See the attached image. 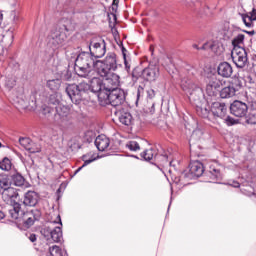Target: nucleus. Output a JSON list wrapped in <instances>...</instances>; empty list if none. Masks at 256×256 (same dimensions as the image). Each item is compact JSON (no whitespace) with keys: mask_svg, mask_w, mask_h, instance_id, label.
Wrapping results in <instances>:
<instances>
[{"mask_svg":"<svg viewBox=\"0 0 256 256\" xmlns=\"http://www.w3.org/2000/svg\"><path fill=\"white\" fill-rule=\"evenodd\" d=\"M90 84L86 82H80L79 84H69L66 87V93L72 103L79 105L87 97V93H99L103 89V82L95 74H92L90 78Z\"/></svg>","mask_w":256,"mask_h":256,"instance_id":"nucleus-1","label":"nucleus"},{"mask_svg":"<svg viewBox=\"0 0 256 256\" xmlns=\"http://www.w3.org/2000/svg\"><path fill=\"white\" fill-rule=\"evenodd\" d=\"M57 24L62 26L52 29L48 36V45L53 49H59V47L65 45V41H67V33L69 32L67 25H75L73 19L65 17L60 19Z\"/></svg>","mask_w":256,"mask_h":256,"instance_id":"nucleus-2","label":"nucleus"},{"mask_svg":"<svg viewBox=\"0 0 256 256\" xmlns=\"http://www.w3.org/2000/svg\"><path fill=\"white\" fill-rule=\"evenodd\" d=\"M95 59L89 52H81L75 60V71L78 77L91 78L95 75Z\"/></svg>","mask_w":256,"mask_h":256,"instance_id":"nucleus-3","label":"nucleus"},{"mask_svg":"<svg viewBox=\"0 0 256 256\" xmlns=\"http://www.w3.org/2000/svg\"><path fill=\"white\" fill-rule=\"evenodd\" d=\"M62 225L61 216L57 214L56 219L52 220L49 226L41 230V235H43L49 243H60L61 239H63Z\"/></svg>","mask_w":256,"mask_h":256,"instance_id":"nucleus-4","label":"nucleus"},{"mask_svg":"<svg viewBox=\"0 0 256 256\" xmlns=\"http://www.w3.org/2000/svg\"><path fill=\"white\" fill-rule=\"evenodd\" d=\"M53 120L63 131L73 129V116L71 115V109L67 106L60 105L56 107Z\"/></svg>","mask_w":256,"mask_h":256,"instance_id":"nucleus-5","label":"nucleus"},{"mask_svg":"<svg viewBox=\"0 0 256 256\" xmlns=\"http://www.w3.org/2000/svg\"><path fill=\"white\" fill-rule=\"evenodd\" d=\"M133 83H137L139 79H143L144 81H149L152 83L153 81H157L159 78V66L149 65L145 69H141L136 67L133 69L131 73Z\"/></svg>","mask_w":256,"mask_h":256,"instance_id":"nucleus-6","label":"nucleus"},{"mask_svg":"<svg viewBox=\"0 0 256 256\" xmlns=\"http://www.w3.org/2000/svg\"><path fill=\"white\" fill-rule=\"evenodd\" d=\"M9 215L18 225H24L25 229H29L35 223L33 216L21 210V204L14 202L9 209Z\"/></svg>","mask_w":256,"mask_h":256,"instance_id":"nucleus-7","label":"nucleus"},{"mask_svg":"<svg viewBox=\"0 0 256 256\" xmlns=\"http://www.w3.org/2000/svg\"><path fill=\"white\" fill-rule=\"evenodd\" d=\"M94 66L97 75H107L111 71H117V55L109 52L104 60H96Z\"/></svg>","mask_w":256,"mask_h":256,"instance_id":"nucleus-8","label":"nucleus"},{"mask_svg":"<svg viewBox=\"0 0 256 256\" xmlns=\"http://www.w3.org/2000/svg\"><path fill=\"white\" fill-rule=\"evenodd\" d=\"M181 88L186 93V95L192 99V101H197L201 95H203V91L200 87L197 86L193 82V80L189 78H183L181 81Z\"/></svg>","mask_w":256,"mask_h":256,"instance_id":"nucleus-9","label":"nucleus"},{"mask_svg":"<svg viewBox=\"0 0 256 256\" xmlns=\"http://www.w3.org/2000/svg\"><path fill=\"white\" fill-rule=\"evenodd\" d=\"M89 51L94 59H101L107 53V43L102 38H93L89 44Z\"/></svg>","mask_w":256,"mask_h":256,"instance_id":"nucleus-10","label":"nucleus"},{"mask_svg":"<svg viewBox=\"0 0 256 256\" xmlns=\"http://www.w3.org/2000/svg\"><path fill=\"white\" fill-rule=\"evenodd\" d=\"M231 57L233 63L238 67L239 69H243L245 65H247V51L243 47H235L231 51Z\"/></svg>","mask_w":256,"mask_h":256,"instance_id":"nucleus-11","label":"nucleus"},{"mask_svg":"<svg viewBox=\"0 0 256 256\" xmlns=\"http://www.w3.org/2000/svg\"><path fill=\"white\" fill-rule=\"evenodd\" d=\"M243 87V84L241 83V80L239 78H233L230 82V85L227 87H224L220 91V97L222 99H229L231 97H235V94L239 89Z\"/></svg>","mask_w":256,"mask_h":256,"instance_id":"nucleus-12","label":"nucleus"},{"mask_svg":"<svg viewBox=\"0 0 256 256\" xmlns=\"http://www.w3.org/2000/svg\"><path fill=\"white\" fill-rule=\"evenodd\" d=\"M106 99L112 107H119L125 103V92L119 88L110 90Z\"/></svg>","mask_w":256,"mask_h":256,"instance_id":"nucleus-13","label":"nucleus"},{"mask_svg":"<svg viewBox=\"0 0 256 256\" xmlns=\"http://www.w3.org/2000/svg\"><path fill=\"white\" fill-rule=\"evenodd\" d=\"M98 76L102 77L104 81V86L108 91L117 89V87L121 85V77H119L118 74L113 73V71L108 72L107 75H98Z\"/></svg>","mask_w":256,"mask_h":256,"instance_id":"nucleus-14","label":"nucleus"},{"mask_svg":"<svg viewBox=\"0 0 256 256\" xmlns=\"http://www.w3.org/2000/svg\"><path fill=\"white\" fill-rule=\"evenodd\" d=\"M222 85L223 83L221 82V80H219V78H217L216 75L210 76V78H208L207 80V85H206L207 95H209L210 97L217 95V91L221 89Z\"/></svg>","mask_w":256,"mask_h":256,"instance_id":"nucleus-15","label":"nucleus"},{"mask_svg":"<svg viewBox=\"0 0 256 256\" xmlns=\"http://www.w3.org/2000/svg\"><path fill=\"white\" fill-rule=\"evenodd\" d=\"M205 168L203 167V163L200 161H193L189 165V173H184L185 177L188 179H195V177H201Z\"/></svg>","mask_w":256,"mask_h":256,"instance_id":"nucleus-16","label":"nucleus"},{"mask_svg":"<svg viewBox=\"0 0 256 256\" xmlns=\"http://www.w3.org/2000/svg\"><path fill=\"white\" fill-rule=\"evenodd\" d=\"M230 111L235 117H245L249 107L246 103L236 100L230 105Z\"/></svg>","mask_w":256,"mask_h":256,"instance_id":"nucleus-17","label":"nucleus"},{"mask_svg":"<svg viewBox=\"0 0 256 256\" xmlns=\"http://www.w3.org/2000/svg\"><path fill=\"white\" fill-rule=\"evenodd\" d=\"M211 111L214 117L225 119V115H227V106L220 102H214L211 106Z\"/></svg>","mask_w":256,"mask_h":256,"instance_id":"nucleus-18","label":"nucleus"},{"mask_svg":"<svg viewBox=\"0 0 256 256\" xmlns=\"http://www.w3.org/2000/svg\"><path fill=\"white\" fill-rule=\"evenodd\" d=\"M115 115L118 117V120L120 121V123H122V125H126L127 127H129V125L133 124V116L131 115V113L125 110H117L115 112Z\"/></svg>","mask_w":256,"mask_h":256,"instance_id":"nucleus-19","label":"nucleus"},{"mask_svg":"<svg viewBox=\"0 0 256 256\" xmlns=\"http://www.w3.org/2000/svg\"><path fill=\"white\" fill-rule=\"evenodd\" d=\"M24 205L27 207H35L37 203H39V194L35 191H28L24 195V200H23Z\"/></svg>","mask_w":256,"mask_h":256,"instance_id":"nucleus-20","label":"nucleus"},{"mask_svg":"<svg viewBox=\"0 0 256 256\" xmlns=\"http://www.w3.org/2000/svg\"><path fill=\"white\" fill-rule=\"evenodd\" d=\"M218 75L220 77H224L225 79H229L231 75H233V67L228 62H222L218 66Z\"/></svg>","mask_w":256,"mask_h":256,"instance_id":"nucleus-21","label":"nucleus"},{"mask_svg":"<svg viewBox=\"0 0 256 256\" xmlns=\"http://www.w3.org/2000/svg\"><path fill=\"white\" fill-rule=\"evenodd\" d=\"M110 140L105 135H99L95 139V146L97 147L98 151H105L110 145Z\"/></svg>","mask_w":256,"mask_h":256,"instance_id":"nucleus-22","label":"nucleus"},{"mask_svg":"<svg viewBox=\"0 0 256 256\" xmlns=\"http://www.w3.org/2000/svg\"><path fill=\"white\" fill-rule=\"evenodd\" d=\"M2 197L5 199V201H14V199L19 197V193L17 192V189L8 186V188L2 192Z\"/></svg>","mask_w":256,"mask_h":256,"instance_id":"nucleus-23","label":"nucleus"},{"mask_svg":"<svg viewBox=\"0 0 256 256\" xmlns=\"http://www.w3.org/2000/svg\"><path fill=\"white\" fill-rule=\"evenodd\" d=\"M193 49H203L204 51H207L208 49H210L211 51L216 52L217 51V42L210 40L208 42H206L201 48H199V46L197 44H193L192 45Z\"/></svg>","mask_w":256,"mask_h":256,"instance_id":"nucleus-24","label":"nucleus"},{"mask_svg":"<svg viewBox=\"0 0 256 256\" xmlns=\"http://www.w3.org/2000/svg\"><path fill=\"white\" fill-rule=\"evenodd\" d=\"M141 157L144 161H152V159L157 157V150L153 148L147 149L141 153Z\"/></svg>","mask_w":256,"mask_h":256,"instance_id":"nucleus-25","label":"nucleus"},{"mask_svg":"<svg viewBox=\"0 0 256 256\" xmlns=\"http://www.w3.org/2000/svg\"><path fill=\"white\" fill-rule=\"evenodd\" d=\"M12 183L16 187H23L25 185V178L20 173H15L11 175Z\"/></svg>","mask_w":256,"mask_h":256,"instance_id":"nucleus-26","label":"nucleus"},{"mask_svg":"<svg viewBox=\"0 0 256 256\" xmlns=\"http://www.w3.org/2000/svg\"><path fill=\"white\" fill-rule=\"evenodd\" d=\"M11 187V180L7 175H0V193H3L5 189Z\"/></svg>","mask_w":256,"mask_h":256,"instance_id":"nucleus-27","label":"nucleus"},{"mask_svg":"<svg viewBox=\"0 0 256 256\" xmlns=\"http://www.w3.org/2000/svg\"><path fill=\"white\" fill-rule=\"evenodd\" d=\"M47 87L50 88L51 91H59L61 88V79H52L48 80L46 83Z\"/></svg>","mask_w":256,"mask_h":256,"instance_id":"nucleus-28","label":"nucleus"},{"mask_svg":"<svg viewBox=\"0 0 256 256\" xmlns=\"http://www.w3.org/2000/svg\"><path fill=\"white\" fill-rule=\"evenodd\" d=\"M82 160L84 161V164L75 171L74 175H77V173H79L84 167H87V165L93 163L96 158H93V156L86 154L82 156Z\"/></svg>","mask_w":256,"mask_h":256,"instance_id":"nucleus-29","label":"nucleus"},{"mask_svg":"<svg viewBox=\"0 0 256 256\" xmlns=\"http://www.w3.org/2000/svg\"><path fill=\"white\" fill-rule=\"evenodd\" d=\"M0 169H2V171H11L13 169L11 160L9 158H4L0 161Z\"/></svg>","mask_w":256,"mask_h":256,"instance_id":"nucleus-30","label":"nucleus"},{"mask_svg":"<svg viewBox=\"0 0 256 256\" xmlns=\"http://www.w3.org/2000/svg\"><path fill=\"white\" fill-rule=\"evenodd\" d=\"M243 41H245V35L240 34V35L236 36L232 40L233 49H235V47H243V46H241V45H243Z\"/></svg>","mask_w":256,"mask_h":256,"instance_id":"nucleus-31","label":"nucleus"},{"mask_svg":"<svg viewBox=\"0 0 256 256\" xmlns=\"http://www.w3.org/2000/svg\"><path fill=\"white\" fill-rule=\"evenodd\" d=\"M126 147H127V149H129V151H140L141 150V146H139V143L135 140L127 142Z\"/></svg>","mask_w":256,"mask_h":256,"instance_id":"nucleus-32","label":"nucleus"},{"mask_svg":"<svg viewBox=\"0 0 256 256\" xmlns=\"http://www.w3.org/2000/svg\"><path fill=\"white\" fill-rule=\"evenodd\" d=\"M209 107L207 106H204V107H198L197 108V114L200 116V117H203L204 119H207L209 118Z\"/></svg>","mask_w":256,"mask_h":256,"instance_id":"nucleus-33","label":"nucleus"},{"mask_svg":"<svg viewBox=\"0 0 256 256\" xmlns=\"http://www.w3.org/2000/svg\"><path fill=\"white\" fill-rule=\"evenodd\" d=\"M49 253L50 256H63V250L57 245L50 247Z\"/></svg>","mask_w":256,"mask_h":256,"instance_id":"nucleus-34","label":"nucleus"},{"mask_svg":"<svg viewBox=\"0 0 256 256\" xmlns=\"http://www.w3.org/2000/svg\"><path fill=\"white\" fill-rule=\"evenodd\" d=\"M19 143L26 151L29 149L30 145H33L31 138H20Z\"/></svg>","mask_w":256,"mask_h":256,"instance_id":"nucleus-35","label":"nucleus"},{"mask_svg":"<svg viewBox=\"0 0 256 256\" xmlns=\"http://www.w3.org/2000/svg\"><path fill=\"white\" fill-rule=\"evenodd\" d=\"M28 107L31 111H35V109H37V96L35 94H32L30 96V102Z\"/></svg>","mask_w":256,"mask_h":256,"instance_id":"nucleus-36","label":"nucleus"},{"mask_svg":"<svg viewBox=\"0 0 256 256\" xmlns=\"http://www.w3.org/2000/svg\"><path fill=\"white\" fill-rule=\"evenodd\" d=\"M242 21L247 27H253V21H255L253 18H251L250 15H242Z\"/></svg>","mask_w":256,"mask_h":256,"instance_id":"nucleus-37","label":"nucleus"},{"mask_svg":"<svg viewBox=\"0 0 256 256\" xmlns=\"http://www.w3.org/2000/svg\"><path fill=\"white\" fill-rule=\"evenodd\" d=\"M27 151H29V153H40L41 146L32 142V145L28 147Z\"/></svg>","mask_w":256,"mask_h":256,"instance_id":"nucleus-38","label":"nucleus"},{"mask_svg":"<svg viewBox=\"0 0 256 256\" xmlns=\"http://www.w3.org/2000/svg\"><path fill=\"white\" fill-rule=\"evenodd\" d=\"M122 53H123L125 69H126L127 73H130L131 64H129V61H127V55L125 54V48H123Z\"/></svg>","mask_w":256,"mask_h":256,"instance_id":"nucleus-39","label":"nucleus"},{"mask_svg":"<svg viewBox=\"0 0 256 256\" xmlns=\"http://www.w3.org/2000/svg\"><path fill=\"white\" fill-rule=\"evenodd\" d=\"M53 108L49 107V106H44L42 108V114L45 116V117H51V113H53Z\"/></svg>","mask_w":256,"mask_h":256,"instance_id":"nucleus-40","label":"nucleus"},{"mask_svg":"<svg viewBox=\"0 0 256 256\" xmlns=\"http://www.w3.org/2000/svg\"><path fill=\"white\" fill-rule=\"evenodd\" d=\"M203 137V131L201 129H196L193 131L191 139H201Z\"/></svg>","mask_w":256,"mask_h":256,"instance_id":"nucleus-41","label":"nucleus"},{"mask_svg":"<svg viewBox=\"0 0 256 256\" xmlns=\"http://www.w3.org/2000/svg\"><path fill=\"white\" fill-rule=\"evenodd\" d=\"M247 123L249 125H256V114H250L247 118Z\"/></svg>","mask_w":256,"mask_h":256,"instance_id":"nucleus-42","label":"nucleus"},{"mask_svg":"<svg viewBox=\"0 0 256 256\" xmlns=\"http://www.w3.org/2000/svg\"><path fill=\"white\" fill-rule=\"evenodd\" d=\"M211 173H212V176L215 177V179H221V172H219V170L213 169Z\"/></svg>","mask_w":256,"mask_h":256,"instance_id":"nucleus-43","label":"nucleus"},{"mask_svg":"<svg viewBox=\"0 0 256 256\" xmlns=\"http://www.w3.org/2000/svg\"><path fill=\"white\" fill-rule=\"evenodd\" d=\"M225 123H226L227 125H235V119H233L231 116H227V117L225 118Z\"/></svg>","mask_w":256,"mask_h":256,"instance_id":"nucleus-44","label":"nucleus"},{"mask_svg":"<svg viewBox=\"0 0 256 256\" xmlns=\"http://www.w3.org/2000/svg\"><path fill=\"white\" fill-rule=\"evenodd\" d=\"M49 101H50L51 105H57V104H59V99H57V98L55 97V95H51Z\"/></svg>","mask_w":256,"mask_h":256,"instance_id":"nucleus-45","label":"nucleus"},{"mask_svg":"<svg viewBox=\"0 0 256 256\" xmlns=\"http://www.w3.org/2000/svg\"><path fill=\"white\" fill-rule=\"evenodd\" d=\"M28 239H29V241H31V243H35V241H37V235L30 234Z\"/></svg>","mask_w":256,"mask_h":256,"instance_id":"nucleus-46","label":"nucleus"},{"mask_svg":"<svg viewBox=\"0 0 256 256\" xmlns=\"http://www.w3.org/2000/svg\"><path fill=\"white\" fill-rule=\"evenodd\" d=\"M149 99H153L155 97V90L150 89L147 91Z\"/></svg>","mask_w":256,"mask_h":256,"instance_id":"nucleus-47","label":"nucleus"},{"mask_svg":"<svg viewBox=\"0 0 256 256\" xmlns=\"http://www.w3.org/2000/svg\"><path fill=\"white\" fill-rule=\"evenodd\" d=\"M249 16H250L251 19L256 21V9L255 8L250 12Z\"/></svg>","mask_w":256,"mask_h":256,"instance_id":"nucleus-48","label":"nucleus"},{"mask_svg":"<svg viewBox=\"0 0 256 256\" xmlns=\"http://www.w3.org/2000/svg\"><path fill=\"white\" fill-rule=\"evenodd\" d=\"M141 91H143V88L139 87L137 90V99H139V97H141Z\"/></svg>","mask_w":256,"mask_h":256,"instance_id":"nucleus-49","label":"nucleus"},{"mask_svg":"<svg viewBox=\"0 0 256 256\" xmlns=\"http://www.w3.org/2000/svg\"><path fill=\"white\" fill-rule=\"evenodd\" d=\"M232 187H235V188H238V187H240V184H239V182H237V181H234V182H232V184H230Z\"/></svg>","mask_w":256,"mask_h":256,"instance_id":"nucleus-50","label":"nucleus"},{"mask_svg":"<svg viewBox=\"0 0 256 256\" xmlns=\"http://www.w3.org/2000/svg\"><path fill=\"white\" fill-rule=\"evenodd\" d=\"M7 87H13V85H15V80H13L11 83L7 82L6 83Z\"/></svg>","mask_w":256,"mask_h":256,"instance_id":"nucleus-51","label":"nucleus"},{"mask_svg":"<svg viewBox=\"0 0 256 256\" xmlns=\"http://www.w3.org/2000/svg\"><path fill=\"white\" fill-rule=\"evenodd\" d=\"M1 219H5V213H3V211H0V221Z\"/></svg>","mask_w":256,"mask_h":256,"instance_id":"nucleus-52","label":"nucleus"},{"mask_svg":"<svg viewBox=\"0 0 256 256\" xmlns=\"http://www.w3.org/2000/svg\"><path fill=\"white\" fill-rule=\"evenodd\" d=\"M3 41V35L0 34V43Z\"/></svg>","mask_w":256,"mask_h":256,"instance_id":"nucleus-53","label":"nucleus"},{"mask_svg":"<svg viewBox=\"0 0 256 256\" xmlns=\"http://www.w3.org/2000/svg\"><path fill=\"white\" fill-rule=\"evenodd\" d=\"M115 26V24H110V27H114Z\"/></svg>","mask_w":256,"mask_h":256,"instance_id":"nucleus-54","label":"nucleus"},{"mask_svg":"<svg viewBox=\"0 0 256 256\" xmlns=\"http://www.w3.org/2000/svg\"><path fill=\"white\" fill-rule=\"evenodd\" d=\"M14 19H17V16H15V14H14Z\"/></svg>","mask_w":256,"mask_h":256,"instance_id":"nucleus-55","label":"nucleus"},{"mask_svg":"<svg viewBox=\"0 0 256 256\" xmlns=\"http://www.w3.org/2000/svg\"><path fill=\"white\" fill-rule=\"evenodd\" d=\"M186 1V3H189V0H185Z\"/></svg>","mask_w":256,"mask_h":256,"instance_id":"nucleus-56","label":"nucleus"},{"mask_svg":"<svg viewBox=\"0 0 256 256\" xmlns=\"http://www.w3.org/2000/svg\"><path fill=\"white\" fill-rule=\"evenodd\" d=\"M115 1H117V0H114V3H115Z\"/></svg>","mask_w":256,"mask_h":256,"instance_id":"nucleus-57","label":"nucleus"}]
</instances>
